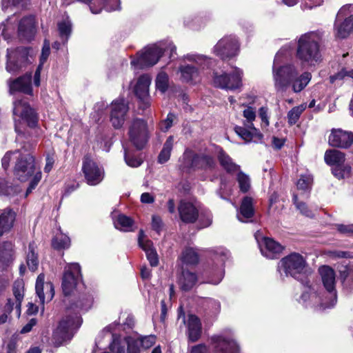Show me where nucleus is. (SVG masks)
<instances>
[{"label": "nucleus", "instance_id": "1", "mask_svg": "<svg viewBox=\"0 0 353 353\" xmlns=\"http://www.w3.org/2000/svg\"><path fill=\"white\" fill-rule=\"evenodd\" d=\"M35 145L36 141L34 143L24 142L21 149L7 152L1 159L2 167L4 170H7L11 163L14 164V175L20 181H26L33 176L27 188L26 196L36 188L42 176L40 170L35 171V157L32 153Z\"/></svg>", "mask_w": 353, "mask_h": 353}, {"label": "nucleus", "instance_id": "2", "mask_svg": "<svg viewBox=\"0 0 353 353\" xmlns=\"http://www.w3.org/2000/svg\"><path fill=\"white\" fill-rule=\"evenodd\" d=\"M323 284L330 295V301H327L318 292L317 284L306 279L301 281L303 285V292L299 302L305 307H312L316 310H324L333 307L336 303V293L335 290V272L329 266H322L319 269Z\"/></svg>", "mask_w": 353, "mask_h": 353}, {"label": "nucleus", "instance_id": "3", "mask_svg": "<svg viewBox=\"0 0 353 353\" xmlns=\"http://www.w3.org/2000/svg\"><path fill=\"white\" fill-rule=\"evenodd\" d=\"M280 54L281 52L276 54L272 67V76L276 90L284 92L291 88L295 93L301 92L311 81L312 74L308 72L299 74L294 65H277Z\"/></svg>", "mask_w": 353, "mask_h": 353}, {"label": "nucleus", "instance_id": "4", "mask_svg": "<svg viewBox=\"0 0 353 353\" xmlns=\"http://www.w3.org/2000/svg\"><path fill=\"white\" fill-rule=\"evenodd\" d=\"M13 114L15 121V131L17 133L16 137L17 141L21 139H28L30 134L26 130H23L17 121H23L34 131L35 137H39L41 130L37 128L38 117L34 110L30 108V105L23 100H17L14 102Z\"/></svg>", "mask_w": 353, "mask_h": 353}, {"label": "nucleus", "instance_id": "5", "mask_svg": "<svg viewBox=\"0 0 353 353\" xmlns=\"http://www.w3.org/2000/svg\"><path fill=\"white\" fill-rule=\"evenodd\" d=\"M15 213L10 208L0 211V236L8 233L13 227ZM14 259V245L10 241L0 243V270L9 266Z\"/></svg>", "mask_w": 353, "mask_h": 353}, {"label": "nucleus", "instance_id": "6", "mask_svg": "<svg viewBox=\"0 0 353 353\" xmlns=\"http://www.w3.org/2000/svg\"><path fill=\"white\" fill-rule=\"evenodd\" d=\"M155 335L132 336L123 339L116 338L110 345L112 353H140L142 350H148L156 343Z\"/></svg>", "mask_w": 353, "mask_h": 353}, {"label": "nucleus", "instance_id": "7", "mask_svg": "<svg viewBox=\"0 0 353 353\" xmlns=\"http://www.w3.org/2000/svg\"><path fill=\"white\" fill-rule=\"evenodd\" d=\"M165 51H170L172 57L176 53V47L171 42H160L149 46L137 53V57L132 59L131 65L135 68L152 66L158 62L159 58Z\"/></svg>", "mask_w": 353, "mask_h": 353}, {"label": "nucleus", "instance_id": "8", "mask_svg": "<svg viewBox=\"0 0 353 353\" xmlns=\"http://www.w3.org/2000/svg\"><path fill=\"white\" fill-rule=\"evenodd\" d=\"M319 40V35L315 32L306 33L299 38L296 56L302 63L313 65L321 61Z\"/></svg>", "mask_w": 353, "mask_h": 353}, {"label": "nucleus", "instance_id": "9", "mask_svg": "<svg viewBox=\"0 0 353 353\" xmlns=\"http://www.w3.org/2000/svg\"><path fill=\"white\" fill-rule=\"evenodd\" d=\"M188 61L195 63V65L189 64L181 65L179 68L181 80L183 82L196 83L201 80L200 70L209 68L211 59L204 55L190 54L185 57Z\"/></svg>", "mask_w": 353, "mask_h": 353}, {"label": "nucleus", "instance_id": "10", "mask_svg": "<svg viewBox=\"0 0 353 353\" xmlns=\"http://www.w3.org/2000/svg\"><path fill=\"white\" fill-rule=\"evenodd\" d=\"M214 159L209 154H196L194 151L187 149L180 159L181 169L189 171L191 169H201L204 170H212L215 166Z\"/></svg>", "mask_w": 353, "mask_h": 353}, {"label": "nucleus", "instance_id": "11", "mask_svg": "<svg viewBox=\"0 0 353 353\" xmlns=\"http://www.w3.org/2000/svg\"><path fill=\"white\" fill-rule=\"evenodd\" d=\"M81 322V317L77 314L63 317L53 332L52 341L54 345L60 346L64 342L70 341L74 335V332L80 327Z\"/></svg>", "mask_w": 353, "mask_h": 353}, {"label": "nucleus", "instance_id": "12", "mask_svg": "<svg viewBox=\"0 0 353 353\" xmlns=\"http://www.w3.org/2000/svg\"><path fill=\"white\" fill-rule=\"evenodd\" d=\"M352 12L353 4L345 5L338 12L334 23V35L336 38L345 39L353 32Z\"/></svg>", "mask_w": 353, "mask_h": 353}, {"label": "nucleus", "instance_id": "13", "mask_svg": "<svg viewBox=\"0 0 353 353\" xmlns=\"http://www.w3.org/2000/svg\"><path fill=\"white\" fill-rule=\"evenodd\" d=\"M305 267L303 257L297 253H292L282 259L278 264V271L281 276H291L299 279Z\"/></svg>", "mask_w": 353, "mask_h": 353}, {"label": "nucleus", "instance_id": "14", "mask_svg": "<svg viewBox=\"0 0 353 353\" xmlns=\"http://www.w3.org/2000/svg\"><path fill=\"white\" fill-rule=\"evenodd\" d=\"M128 135L130 142L137 149H143L149 139L147 122L141 119H133L129 125Z\"/></svg>", "mask_w": 353, "mask_h": 353}, {"label": "nucleus", "instance_id": "15", "mask_svg": "<svg viewBox=\"0 0 353 353\" xmlns=\"http://www.w3.org/2000/svg\"><path fill=\"white\" fill-rule=\"evenodd\" d=\"M324 159L327 164L334 166L332 173L336 178L349 176L351 167L345 163V154L343 152L337 150H330L325 152Z\"/></svg>", "mask_w": 353, "mask_h": 353}, {"label": "nucleus", "instance_id": "16", "mask_svg": "<svg viewBox=\"0 0 353 353\" xmlns=\"http://www.w3.org/2000/svg\"><path fill=\"white\" fill-rule=\"evenodd\" d=\"M243 71L239 68H234L229 74L214 73L213 84L215 87L227 90H235L242 85Z\"/></svg>", "mask_w": 353, "mask_h": 353}, {"label": "nucleus", "instance_id": "17", "mask_svg": "<svg viewBox=\"0 0 353 353\" xmlns=\"http://www.w3.org/2000/svg\"><path fill=\"white\" fill-rule=\"evenodd\" d=\"M6 70L12 74H17L23 70L28 63V52L24 48L8 49L7 52Z\"/></svg>", "mask_w": 353, "mask_h": 353}, {"label": "nucleus", "instance_id": "18", "mask_svg": "<svg viewBox=\"0 0 353 353\" xmlns=\"http://www.w3.org/2000/svg\"><path fill=\"white\" fill-rule=\"evenodd\" d=\"M81 279V268L77 263L67 264L62 279V290L65 296L70 295Z\"/></svg>", "mask_w": 353, "mask_h": 353}, {"label": "nucleus", "instance_id": "19", "mask_svg": "<svg viewBox=\"0 0 353 353\" xmlns=\"http://www.w3.org/2000/svg\"><path fill=\"white\" fill-rule=\"evenodd\" d=\"M239 50V41L234 36H226L220 39L214 47V53L222 59L236 56Z\"/></svg>", "mask_w": 353, "mask_h": 353}, {"label": "nucleus", "instance_id": "20", "mask_svg": "<svg viewBox=\"0 0 353 353\" xmlns=\"http://www.w3.org/2000/svg\"><path fill=\"white\" fill-rule=\"evenodd\" d=\"M82 170L87 183L90 185H96L103 179V169L89 157L84 158Z\"/></svg>", "mask_w": 353, "mask_h": 353}, {"label": "nucleus", "instance_id": "21", "mask_svg": "<svg viewBox=\"0 0 353 353\" xmlns=\"http://www.w3.org/2000/svg\"><path fill=\"white\" fill-rule=\"evenodd\" d=\"M229 256V252L224 248H219L215 251L214 259L217 261L215 267L212 268L209 272L208 283L217 285L222 280L224 276V263Z\"/></svg>", "mask_w": 353, "mask_h": 353}, {"label": "nucleus", "instance_id": "22", "mask_svg": "<svg viewBox=\"0 0 353 353\" xmlns=\"http://www.w3.org/2000/svg\"><path fill=\"white\" fill-rule=\"evenodd\" d=\"M110 121L115 128L123 125L129 110L128 103L122 98L117 99L111 103Z\"/></svg>", "mask_w": 353, "mask_h": 353}, {"label": "nucleus", "instance_id": "23", "mask_svg": "<svg viewBox=\"0 0 353 353\" xmlns=\"http://www.w3.org/2000/svg\"><path fill=\"white\" fill-rule=\"evenodd\" d=\"M151 83V78L148 74L140 76L134 86L133 92L140 100V108L147 109L150 105L149 87Z\"/></svg>", "mask_w": 353, "mask_h": 353}, {"label": "nucleus", "instance_id": "24", "mask_svg": "<svg viewBox=\"0 0 353 353\" xmlns=\"http://www.w3.org/2000/svg\"><path fill=\"white\" fill-rule=\"evenodd\" d=\"M74 1H80L88 4L90 10L93 14H99L103 9L108 12H111L120 8L119 0H64L66 4H70Z\"/></svg>", "mask_w": 353, "mask_h": 353}, {"label": "nucleus", "instance_id": "25", "mask_svg": "<svg viewBox=\"0 0 353 353\" xmlns=\"http://www.w3.org/2000/svg\"><path fill=\"white\" fill-rule=\"evenodd\" d=\"M8 84L10 94L19 92L32 95L31 72H26L24 75L14 79H9Z\"/></svg>", "mask_w": 353, "mask_h": 353}, {"label": "nucleus", "instance_id": "26", "mask_svg": "<svg viewBox=\"0 0 353 353\" xmlns=\"http://www.w3.org/2000/svg\"><path fill=\"white\" fill-rule=\"evenodd\" d=\"M44 280L45 275L41 273L37 276L35 284L36 294L41 304L45 301H50L54 295L53 284L50 282L45 283Z\"/></svg>", "mask_w": 353, "mask_h": 353}, {"label": "nucleus", "instance_id": "27", "mask_svg": "<svg viewBox=\"0 0 353 353\" xmlns=\"http://www.w3.org/2000/svg\"><path fill=\"white\" fill-rule=\"evenodd\" d=\"M13 294L14 299H8L6 305V310L12 312L14 308L19 316L21 312V301L24 296V283L22 279L17 280L13 285Z\"/></svg>", "mask_w": 353, "mask_h": 353}, {"label": "nucleus", "instance_id": "28", "mask_svg": "<svg viewBox=\"0 0 353 353\" xmlns=\"http://www.w3.org/2000/svg\"><path fill=\"white\" fill-rule=\"evenodd\" d=\"M328 141L333 147L347 148L353 143V134L341 129L333 130L329 136Z\"/></svg>", "mask_w": 353, "mask_h": 353}, {"label": "nucleus", "instance_id": "29", "mask_svg": "<svg viewBox=\"0 0 353 353\" xmlns=\"http://www.w3.org/2000/svg\"><path fill=\"white\" fill-rule=\"evenodd\" d=\"M119 324L114 322L105 327L101 332L98 334L96 341L95 345L99 349H104L107 346L110 350V345L116 338L122 339L120 336L113 333V330L115 327Z\"/></svg>", "mask_w": 353, "mask_h": 353}, {"label": "nucleus", "instance_id": "30", "mask_svg": "<svg viewBox=\"0 0 353 353\" xmlns=\"http://www.w3.org/2000/svg\"><path fill=\"white\" fill-rule=\"evenodd\" d=\"M261 254L268 259L278 258L283 250V245L271 238L265 237L259 245Z\"/></svg>", "mask_w": 353, "mask_h": 353}, {"label": "nucleus", "instance_id": "31", "mask_svg": "<svg viewBox=\"0 0 353 353\" xmlns=\"http://www.w3.org/2000/svg\"><path fill=\"white\" fill-rule=\"evenodd\" d=\"M178 211L181 221L186 223H192L199 217L196 207L191 202L182 200L178 206Z\"/></svg>", "mask_w": 353, "mask_h": 353}, {"label": "nucleus", "instance_id": "32", "mask_svg": "<svg viewBox=\"0 0 353 353\" xmlns=\"http://www.w3.org/2000/svg\"><path fill=\"white\" fill-rule=\"evenodd\" d=\"M212 345L215 353H236L239 350L236 343L222 336H214L211 338Z\"/></svg>", "mask_w": 353, "mask_h": 353}, {"label": "nucleus", "instance_id": "33", "mask_svg": "<svg viewBox=\"0 0 353 353\" xmlns=\"http://www.w3.org/2000/svg\"><path fill=\"white\" fill-rule=\"evenodd\" d=\"M187 327V334L188 339L191 342L198 341L201 334L202 326L201 323L198 316L194 314H189L185 319L183 320Z\"/></svg>", "mask_w": 353, "mask_h": 353}, {"label": "nucleus", "instance_id": "34", "mask_svg": "<svg viewBox=\"0 0 353 353\" xmlns=\"http://www.w3.org/2000/svg\"><path fill=\"white\" fill-rule=\"evenodd\" d=\"M34 24V18L32 16L21 19L18 27V34L21 39L26 41L32 39L36 32Z\"/></svg>", "mask_w": 353, "mask_h": 353}, {"label": "nucleus", "instance_id": "35", "mask_svg": "<svg viewBox=\"0 0 353 353\" xmlns=\"http://www.w3.org/2000/svg\"><path fill=\"white\" fill-rule=\"evenodd\" d=\"M234 130L236 134L246 143L252 141L254 138L261 139L263 137L258 130L254 127V124L244 123V126L236 125Z\"/></svg>", "mask_w": 353, "mask_h": 353}, {"label": "nucleus", "instance_id": "36", "mask_svg": "<svg viewBox=\"0 0 353 353\" xmlns=\"http://www.w3.org/2000/svg\"><path fill=\"white\" fill-rule=\"evenodd\" d=\"M253 199L250 196H245L237 213L238 219L244 223H248L252 218L254 210L253 207Z\"/></svg>", "mask_w": 353, "mask_h": 353}, {"label": "nucleus", "instance_id": "37", "mask_svg": "<svg viewBox=\"0 0 353 353\" xmlns=\"http://www.w3.org/2000/svg\"><path fill=\"white\" fill-rule=\"evenodd\" d=\"M26 262L28 269L34 272L37 270L39 264L37 245L34 241L28 244V250L26 252Z\"/></svg>", "mask_w": 353, "mask_h": 353}, {"label": "nucleus", "instance_id": "38", "mask_svg": "<svg viewBox=\"0 0 353 353\" xmlns=\"http://www.w3.org/2000/svg\"><path fill=\"white\" fill-rule=\"evenodd\" d=\"M197 280L194 272L184 270L179 277L178 283L182 290L189 291L196 285Z\"/></svg>", "mask_w": 353, "mask_h": 353}, {"label": "nucleus", "instance_id": "39", "mask_svg": "<svg viewBox=\"0 0 353 353\" xmlns=\"http://www.w3.org/2000/svg\"><path fill=\"white\" fill-rule=\"evenodd\" d=\"M179 259L184 264L196 265L199 261V254L196 248L186 247L181 252Z\"/></svg>", "mask_w": 353, "mask_h": 353}, {"label": "nucleus", "instance_id": "40", "mask_svg": "<svg viewBox=\"0 0 353 353\" xmlns=\"http://www.w3.org/2000/svg\"><path fill=\"white\" fill-rule=\"evenodd\" d=\"M218 158L221 165L227 172L233 173L239 170V166L234 163L231 157L224 151L219 152Z\"/></svg>", "mask_w": 353, "mask_h": 353}, {"label": "nucleus", "instance_id": "41", "mask_svg": "<svg viewBox=\"0 0 353 353\" xmlns=\"http://www.w3.org/2000/svg\"><path fill=\"white\" fill-rule=\"evenodd\" d=\"M57 26L59 37L63 43L65 44L72 32V23L68 17H66L59 22Z\"/></svg>", "mask_w": 353, "mask_h": 353}, {"label": "nucleus", "instance_id": "42", "mask_svg": "<svg viewBox=\"0 0 353 353\" xmlns=\"http://www.w3.org/2000/svg\"><path fill=\"white\" fill-rule=\"evenodd\" d=\"M174 139L173 136H170L163 144V147L158 157V162L164 163L167 162L170 157L171 151L174 145Z\"/></svg>", "mask_w": 353, "mask_h": 353}, {"label": "nucleus", "instance_id": "43", "mask_svg": "<svg viewBox=\"0 0 353 353\" xmlns=\"http://www.w3.org/2000/svg\"><path fill=\"white\" fill-rule=\"evenodd\" d=\"M133 223L132 219L124 214H119L114 219V227L123 232L132 231Z\"/></svg>", "mask_w": 353, "mask_h": 353}, {"label": "nucleus", "instance_id": "44", "mask_svg": "<svg viewBox=\"0 0 353 353\" xmlns=\"http://www.w3.org/2000/svg\"><path fill=\"white\" fill-rule=\"evenodd\" d=\"M70 240L67 235L57 234L52 241V245L54 249H65L70 246Z\"/></svg>", "mask_w": 353, "mask_h": 353}, {"label": "nucleus", "instance_id": "45", "mask_svg": "<svg viewBox=\"0 0 353 353\" xmlns=\"http://www.w3.org/2000/svg\"><path fill=\"white\" fill-rule=\"evenodd\" d=\"M306 105L305 104H302L299 106L294 107L288 113V119L290 125H294L298 120L302 112L305 110Z\"/></svg>", "mask_w": 353, "mask_h": 353}, {"label": "nucleus", "instance_id": "46", "mask_svg": "<svg viewBox=\"0 0 353 353\" xmlns=\"http://www.w3.org/2000/svg\"><path fill=\"white\" fill-rule=\"evenodd\" d=\"M239 187L242 192H247L250 188V179L248 175L242 172H239L236 176Z\"/></svg>", "mask_w": 353, "mask_h": 353}, {"label": "nucleus", "instance_id": "47", "mask_svg": "<svg viewBox=\"0 0 353 353\" xmlns=\"http://www.w3.org/2000/svg\"><path fill=\"white\" fill-rule=\"evenodd\" d=\"M156 87L161 92H165L168 87V76L164 72H160L156 79Z\"/></svg>", "mask_w": 353, "mask_h": 353}, {"label": "nucleus", "instance_id": "48", "mask_svg": "<svg viewBox=\"0 0 353 353\" xmlns=\"http://www.w3.org/2000/svg\"><path fill=\"white\" fill-rule=\"evenodd\" d=\"M313 179L310 174L301 175L297 182V188L299 190H307L310 189Z\"/></svg>", "mask_w": 353, "mask_h": 353}, {"label": "nucleus", "instance_id": "49", "mask_svg": "<svg viewBox=\"0 0 353 353\" xmlns=\"http://www.w3.org/2000/svg\"><path fill=\"white\" fill-rule=\"evenodd\" d=\"M138 241L139 246L145 252H148L154 249L152 242L145 237L143 230L139 231Z\"/></svg>", "mask_w": 353, "mask_h": 353}, {"label": "nucleus", "instance_id": "50", "mask_svg": "<svg viewBox=\"0 0 353 353\" xmlns=\"http://www.w3.org/2000/svg\"><path fill=\"white\" fill-rule=\"evenodd\" d=\"M345 78L353 79V69L342 68L336 74L330 76V79L331 83H334L336 80H343Z\"/></svg>", "mask_w": 353, "mask_h": 353}, {"label": "nucleus", "instance_id": "51", "mask_svg": "<svg viewBox=\"0 0 353 353\" xmlns=\"http://www.w3.org/2000/svg\"><path fill=\"white\" fill-rule=\"evenodd\" d=\"M92 297L90 295L85 294L77 301V307L81 310H88L92 304Z\"/></svg>", "mask_w": 353, "mask_h": 353}, {"label": "nucleus", "instance_id": "52", "mask_svg": "<svg viewBox=\"0 0 353 353\" xmlns=\"http://www.w3.org/2000/svg\"><path fill=\"white\" fill-rule=\"evenodd\" d=\"M294 203L295 204L296 208L300 210V212L305 216L311 217L313 216V214L310 210L308 209L305 203L299 201L298 197L296 195L293 196Z\"/></svg>", "mask_w": 353, "mask_h": 353}, {"label": "nucleus", "instance_id": "53", "mask_svg": "<svg viewBox=\"0 0 353 353\" xmlns=\"http://www.w3.org/2000/svg\"><path fill=\"white\" fill-rule=\"evenodd\" d=\"M125 161L129 166L133 168L139 167L142 163L141 159L131 156L126 150H125Z\"/></svg>", "mask_w": 353, "mask_h": 353}, {"label": "nucleus", "instance_id": "54", "mask_svg": "<svg viewBox=\"0 0 353 353\" xmlns=\"http://www.w3.org/2000/svg\"><path fill=\"white\" fill-rule=\"evenodd\" d=\"M175 115L172 113H169L166 119L160 123V130L163 132H167L172 127Z\"/></svg>", "mask_w": 353, "mask_h": 353}, {"label": "nucleus", "instance_id": "55", "mask_svg": "<svg viewBox=\"0 0 353 353\" xmlns=\"http://www.w3.org/2000/svg\"><path fill=\"white\" fill-rule=\"evenodd\" d=\"M243 117L246 119L245 124H253V121L256 118L255 110L252 107H247L243 110Z\"/></svg>", "mask_w": 353, "mask_h": 353}, {"label": "nucleus", "instance_id": "56", "mask_svg": "<svg viewBox=\"0 0 353 353\" xmlns=\"http://www.w3.org/2000/svg\"><path fill=\"white\" fill-rule=\"evenodd\" d=\"M50 42L47 40H45L40 57L39 65H41V66H43V63L48 59L50 54Z\"/></svg>", "mask_w": 353, "mask_h": 353}, {"label": "nucleus", "instance_id": "57", "mask_svg": "<svg viewBox=\"0 0 353 353\" xmlns=\"http://www.w3.org/2000/svg\"><path fill=\"white\" fill-rule=\"evenodd\" d=\"M12 28L9 24L8 20L6 21V23H2L0 24V36L2 37L5 40H7L10 38V30Z\"/></svg>", "mask_w": 353, "mask_h": 353}, {"label": "nucleus", "instance_id": "58", "mask_svg": "<svg viewBox=\"0 0 353 353\" xmlns=\"http://www.w3.org/2000/svg\"><path fill=\"white\" fill-rule=\"evenodd\" d=\"M259 115L261 119L262 125L265 127L269 125L268 109L266 107H261L259 110Z\"/></svg>", "mask_w": 353, "mask_h": 353}, {"label": "nucleus", "instance_id": "59", "mask_svg": "<svg viewBox=\"0 0 353 353\" xmlns=\"http://www.w3.org/2000/svg\"><path fill=\"white\" fill-rule=\"evenodd\" d=\"M55 161L54 154L48 153L46 157V165L44 167V171L46 172H50L54 165Z\"/></svg>", "mask_w": 353, "mask_h": 353}, {"label": "nucleus", "instance_id": "60", "mask_svg": "<svg viewBox=\"0 0 353 353\" xmlns=\"http://www.w3.org/2000/svg\"><path fill=\"white\" fill-rule=\"evenodd\" d=\"M27 0H2V9H7L10 5L23 6Z\"/></svg>", "mask_w": 353, "mask_h": 353}, {"label": "nucleus", "instance_id": "61", "mask_svg": "<svg viewBox=\"0 0 353 353\" xmlns=\"http://www.w3.org/2000/svg\"><path fill=\"white\" fill-rule=\"evenodd\" d=\"M145 254L150 265L152 266H157L159 263V259L156 250L153 249L152 250L145 252Z\"/></svg>", "mask_w": 353, "mask_h": 353}, {"label": "nucleus", "instance_id": "62", "mask_svg": "<svg viewBox=\"0 0 353 353\" xmlns=\"http://www.w3.org/2000/svg\"><path fill=\"white\" fill-rule=\"evenodd\" d=\"M323 0H303L302 7L303 9H312L320 6Z\"/></svg>", "mask_w": 353, "mask_h": 353}, {"label": "nucleus", "instance_id": "63", "mask_svg": "<svg viewBox=\"0 0 353 353\" xmlns=\"http://www.w3.org/2000/svg\"><path fill=\"white\" fill-rule=\"evenodd\" d=\"M336 228H337L338 231L342 234H347V235H350V234H353V225H346L341 224V225H337Z\"/></svg>", "mask_w": 353, "mask_h": 353}, {"label": "nucleus", "instance_id": "64", "mask_svg": "<svg viewBox=\"0 0 353 353\" xmlns=\"http://www.w3.org/2000/svg\"><path fill=\"white\" fill-rule=\"evenodd\" d=\"M208 349L204 344H199L192 347L190 353H208Z\"/></svg>", "mask_w": 353, "mask_h": 353}]
</instances>
